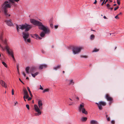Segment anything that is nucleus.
Instances as JSON below:
<instances>
[{
	"mask_svg": "<svg viewBox=\"0 0 124 124\" xmlns=\"http://www.w3.org/2000/svg\"><path fill=\"white\" fill-rule=\"evenodd\" d=\"M0 42L1 44H0V47L3 49H5L7 50L8 53L12 57L13 60L15 61V59L14 55V53L12 49L10 48L7 42L6 39H3L2 35L0 36Z\"/></svg>",
	"mask_w": 124,
	"mask_h": 124,
	"instance_id": "f257e3e1",
	"label": "nucleus"
},
{
	"mask_svg": "<svg viewBox=\"0 0 124 124\" xmlns=\"http://www.w3.org/2000/svg\"><path fill=\"white\" fill-rule=\"evenodd\" d=\"M30 22L35 25L38 26L39 29L43 30L44 31V32H42L40 34V36L41 37H44L45 34L49 33L50 32V30L49 28L47 27H45L43 25L41 22L33 19H31Z\"/></svg>",
	"mask_w": 124,
	"mask_h": 124,
	"instance_id": "f03ea898",
	"label": "nucleus"
},
{
	"mask_svg": "<svg viewBox=\"0 0 124 124\" xmlns=\"http://www.w3.org/2000/svg\"><path fill=\"white\" fill-rule=\"evenodd\" d=\"M19 0H9L5 1L2 5V9L4 12L5 16L7 17L10 16V15L8 14L7 13L8 8H10L12 5L16 6V4L15 3V2H18Z\"/></svg>",
	"mask_w": 124,
	"mask_h": 124,
	"instance_id": "7ed1b4c3",
	"label": "nucleus"
},
{
	"mask_svg": "<svg viewBox=\"0 0 124 124\" xmlns=\"http://www.w3.org/2000/svg\"><path fill=\"white\" fill-rule=\"evenodd\" d=\"M38 106L37 105H34V108L35 111L37 112L35 113L36 116H39L41 114V110L42 108L43 103L42 101L39 100L38 102Z\"/></svg>",
	"mask_w": 124,
	"mask_h": 124,
	"instance_id": "20e7f679",
	"label": "nucleus"
},
{
	"mask_svg": "<svg viewBox=\"0 0 124 124\" xmlns=\"http://www.w3.org/2000/svg\"><path fill=\"white\" fill-rule=\"evenodd\" d=\"M32 27L31 25H28L27 24H25L24 25H16V29L18 32L19 31V29L22 30L25 29V31H28L32 28Z\"/></svg>",
	"mask_w": 124,
	"mask_h": 124,
	"instance_id": "39448f33",
	"label": "nucleus"
},
{
	"mask_svg": "<svg viewBox=\"0 0 124 124\" xmlns=\"http://www.w3.org/2000/svg\"><path fill=\"white\" fill-rule=\"evenodd\" d=\"M84 106V104L83 103L81 104L78 107L79 111L80 112L82 111V113L86 115L88 113L87 111L85 110Z\"/></svg>",
	"mask_w": 124,
	"mask_h": 124,
	"instance_id": "423d86ee",
	"label": "nucleus"
},
{
	"mask_svg": "<svg viewBox=\"0 0 124 124\" xmlns=\"http://www.w3.org/2000/svg\"><path fill=\"white\" fill-rule=\"evenodd\" d=\"M82 49L81 47H75L72 48V51L74 54H76L79 53Z\"/></svg>",
	"mask_w": 124,
	"mask_h": 124,
	"instance_id": "0eeeda50",
	"label": "nucleus"
},
{
	"mask_svg": "<svg viewBox=\"0 0 124 124\" xmlns=\"http://www.w3.org/2000/svg\"><path fill=\"white\" fill-rule=\"evenodd\" d=\"M23 36L25 41H26V39L28 38L29 36V34L27 32H23Z\"/></svg>",
	"mask_w": 124,
	"mask_h": 124,
	"instance_id": "6e6552de",
	"label": "nucleus"
},
{
	"mask_svg": "<svg viewBox=\"0 0 124 124\" xmlns=\"http://www.w3.org/2000/svg\"><path fill=\"white\" fill-rule=\"evenodd\" d=\"M106 103L104 101H100L99 103V109L100 110H101L102 109V106H105L106 105Z\"/></svg>",
	"mask_w": 124,
	"mask_h": 124,
	"instance_id": "1a4fd4ad",
	"label": "nucleus"
},
{
	"mask_svg": "<svg viewBox=\"0 0 124 124\" xmlns=\"http://www.w3.org/2000/svg\"><path fill=\"white\" fill-rule=\"evenodd\" d=\"M23 91L24 92V96H25L26 97V99H27L29 97L28 92H27L26 89L24 88L23 89Z\"/></svg>",
	"mask_w": 124,
	"mask_h": 124,
	"instance_id": "9d476101",
	"label": "nucleus"
},
{
	"mask_svg": "<svg viewBox=\"0 0 124 124\" xmlns=\"http://www.w3.org/2000/svg\"><path fill=\"white\" fill-rule=\"evenodd\" d=\"M105 98L109 101H111L113 100V98L108 94H107L106 95Z\"/></svg>",
	"mask_w": 124,
	"mask_h": 124,
	"instance_id": "9b49d317",
	"label": "nucleus"
},
{
	"mask_svg": "<svg viewBox=\"0 0 124 124\" xmlns=\"http://www.w3.org/2000/svg\"><path fill=\"white\" fill-rule=\"evenodd\" d=\"M0 84H1L2 86L5 88L7 87V85L5 82L2 80H0Z\"/></svg>",
	"mask_w": 124,
	"mask_h": 124,
	"instance_id": "f8f14e48",
	"label": "nucleus"
},
{
	"mask_svg": "<svg viewBox=\"0 0 124 124\" xmlns=\"http://www.w3.org/2000/svg\"><path fill=\"white\" fill-rule=\"evenodd\" d=\"M6 24L8 26H11L13 25V23L11 22V20H6L5 21Z\"/></svg>",
	"mask_w": 124,
	"mask_h": 124,
	"instance_id": "ddd939ff",
	"label": "nucleus"
},
{
	"mask_svg": "<svg viewBox=\"0 0 124 124\" xmlns=\"http://www.w3.org/2000/svg\"><path fill=\"white\" fill-rule=\"evenodd\" d=\"M47 66L45 64L40 65L39 66V68L40 69H42L44 68H46L47 67Z\"/></svg>",
	"mask_w": 124,
	"mask_h": 124,
	"instance_id": "4468645a",
	"label": "nucleus"
},
{
	"mask_svg": "<svg viewBox=\"0 0 124 124\" xmlns=\"http://www.w3.org/2000/svg\"><path fill=\"white\" fill-rule=\"evenodd\" d=\"M61 67V65H58L57 66L53 67V69L54 70H56L58 69H60Z\"/></svg>",
	"mask_w": 124,
	"mask_h": 124,
	"instance_id": "2eb2a0df",
	"label": "nucleus"
},
{
	"mask_svg": "<svg viewBox=\"0 0 124 124\" xmlns=\"http://www.w3.org/2000/svg\"><path fill=\"white\" fill-rule=\"evenodd\" d=\"M31 37L34 38L35 37L37 39H42V38L39 37V36L37 34L33 35V36H32Z\"/></svg>",
	"mask_w": 124,
	"mask_h": 124,
	"instance_id": "dca6fc26",
	"label": "nucleus"
},
{
	"mask_svg": "<svg viewBox=\"0 0 124 124\" xmlns=\"http://www.w3.org/2000/svg\"><path fill=\"white\" fill-rule=\"evenodd\" d=\"M90 124H98V122L96 120H92L90 122Z\"/></svg>",
	"mask_w": 124,
	"mask_h": 124,
	"instance_id": "f3484780",
	"label": "nucleus"
},
{
	"mask_svg": "<svg viewBox=\"0 0 124 124\" xmlns=\"http://www.w3.org/2000/svg\"><path fill=\"white\" fill-rule=\"evenodd\" d=\"M68 81L69 82V85H73L74 84V82L73 81V79L68 80Z\"/></svg>",
	"mask_w": 124,
	"mask_h": 124,
	"instance_id": "a211bd4d",
	"label": "nucleus"
},
{
	"mask_svg": "<svg viewBox=\"0 0 124 124\" xmlns=\"http://www.w3.org/2000/svg\"><path fill=\"white\" fill-rule=\"evenodd\" d=\"M35 70V68H34L33 67L31 68L30 70V72L32 73L34 72Z\"/></svg>",
	"mask_w": 124,
	"mask_h": 124,
	"instance_id": "6ab92c4d",
	"label": "nucleus"
},
{
	"mask_svg": "<svg viewBox=\"0 0 124 124\" xmlns=\"http://www.w3.org/2000/svg\"><path fill=\"white\" fill-rule=\"evenodd\" d=\"M39 72H37L34 74L31 73V75L33 77L35 78V76L39 74Z\"/></svg>",
	"mask_w": 124,
	"mask_h": 124,
	"instance_id": "aec40b11",
	"label": "nucleus"
},
{
	"mask_svg": "<svg viewBox=\"0 0 124 124\" xmlns=\"http://www.w3.org/2000/svg\"><path fill=\"white\" fill-rule=\"evenodd\" d=\"M29 67H27L25 69V70L26 71V73L27 74H29Z\"/></svg>",
	"mask_w": 124,
	"mask_h": 124,
	"instance_id": "412c9836",
	"label": "nucleus"
},
{
	"mask_svg": "<svg viewBox=\"0 0 124 124\" xmlns=\"http://www.w3.org/2000/svg\"><path fill=\"white\" fill-rule=\"evenodd\" d=\"M87 118L86 117H82L81 118V120L83 122H85L87 120Z\"/></svg>",
	"mask_w": 124,
	"mask_h": 124,
	"instance_id": "4be33fe9",
	"label": "nucleus"
},
{
	"mask_svg": "<svg viewBox=\"0 0 124 124\" xmlns=\"http://www.w3.org/2000/svg\"><path fill=\"white\" fill-rule=\"evenodd\" d=\"M27 89L28 91L29 92V93L30 94V95L31 96V97H32V93H31V91L30 90V88L28 87H27Z\"/></svg>",
	"mask_w": 124,
	"mask_h": 124,
	"instance_id": "5701e85b",
	"label": "nucleus"
},
{
	"mask_svg": "<svg viewBox=\"0 0 124 124\" xmlns=\"http://www.w3.org/2000/svg\"><path fill=\"white\" fill-rule=\"evenodd\" d=\"M95 38V36L93 34H92L90 36V39L92 40H93Z\"/></svg>",
	"mask_w": 124,
	"mask_h": 124,
	"instance_id": "b1692460",
	"label": "nucleus"
},
{
	"mask_svg": "<svg viewBox=\"0 0 124 124\" xmlns=\"http://www.w3.org/2000/svg\"><path fill=\"white\" fill-rule=\"evenodd\" d=\"M49 91V89L48 88H46L43 91V93H45L46 92H48Z\"/></svg>",
	"mask_w": 124,
	"mask_h": 124,
	"instance_id": "393cba45",
	"label": "nucleus"
},
{
	"mask_svg": "<svg viewBox=\"0 0 124 124\" xmlns=\"http://www.w3.org/2000/svg\"><path fill=\"white\" fill-rule=\"evenodd\" d=\"M2 64L6 68H7V65L4 62H2Z\"/></svg>",
	"mask_w": 124,
	"mask_h": 124,
	"instance_id": "a878e982",
	"label": "nucleus"
},
{
	"mask_svg": "<svg viewBox=\"0 0 124 124\" xmlns=\"http://www.w3.org/2000/svg\"><path fill=\"white\" fill-rule=\"evenodd\" d=\"M99 50L98 49H97L96 48H95L94 49V50L93 51V52H98L99 51Z\"/></svg>",
	"mask_w": 124,
	"mask_h": 124,
	"instance_id": "bb28decb",
	"label": "nucleus"
},
{
	"mask_svg": "<svg viewBox=\"0 0 124 124\" xmlns=\"http://www.w3.org/2000/svg\"><path fill=\"white\" fill-rule=\"evenodd\" d=\"M26 42H28L30 43L31 42V40L30 39H26Z\"/></svg>",
	"mask_w": 124,
	"mask_h": 124,
	"instance_id": "cd10ccee",
	"label": "nucleus"
},
{
	"mask_svg": "<svg viewBox=\"0 0 124 124\" xmlns=\"http://www.w3.org/2000/svg\"><path fill=\"white\" fill-rule=\"evenodd\" d=\"M26 108L28 109V110H29V109H30V108H29V105H28V104H27L26 105Z\"/></svg>",
	"mask_w": 124,
	"mask_h": 124,
	"instance_id": "c85d7f7f",
	"label": "nucleus"
},
{
	"mask_svg": "<svg viewBox=\"0 0 124 124\" xmlns=\"http://www.w3.org/2000/svg\"><path fill=\"white\" fill-rule=\"evenodd\" d=\"M50 26L51 28H54L53 25L52 23H51L50 24Z\"/></svg>",
	"mask_w": 124,
	"mask_h": 124,
	"instance_id": "c756f323",
	"label": "nucleus"
},
{
	"mask_svg": "<svg viewBox=\"0 0 124 124\" xmlns=\"http://www.w3.org/2000/svg\"><path fill=\"white\" fill-rule=\"evenodd\" d=\"M81 57L85 58H87V56L86 55L82 56H81Z\"/></svg>",
	"mask_w": 124,
	"mask_h": 124,
	"instance_id": "7c9ffc66",
	"label": "nucleus"
},
{
	"mask_svg": "<svg viewBox=\"0 0 124 124\" xmlns=\"http://www.w3.org/2000/svg\"><path fill=\"white\" fill-rule=\"evenodd\" d=\"M111 123L112 124H114L115 123V121L114 120H112L111 122Z\"/></svg>",
	"mask_w": 124,
	"mask_h": 124,
	"instance_id": "2f4dec72",
	"label": "nucleus"
},
{
	"mask_svg": "<svg viewBox=\"0 0 124 124\" xmlns=\"http://www.w3.org/2000/svg\"><path fill=\"white\" fill-rule=\"evenodd\" d=\"M12 95H13L14 94V90L13 89H12Z\"/></svg>",
	"mask_w": 124,
	"mask_h": 124,
	"instance_id": "473e14b6",
	"label": "nucleus"
},
{
	"mask_svg": "<svg viewBox=\"0 0 124 124\" xmlns=\"http://www.w3.org/2000/svg\"><path fill=\"white\" fill-rule=\"evenodd\" d=\"M118 15H117L116 16H115V18L116 19H119V18L118 17Z\"/></svg>",
	"mask_w": 124,
	"mask_h": 124,
	"instance_id": "72a5a7b5",
	"label": "nucleus"
},
{
	"mask_svg": "<svg viewBox=\"0 0 124 124\" xmlns=\"http://www.w3.org/2000/svg\"><path fill=\"white\" fill-rule=\"evenodd\" d=\"M107 118V120L108 121H109L110 120V118L109 117H108Z\"/></svg>",
	"mask_w": 124,
	"mask_h": 124,
	"instance_id": "f704fd0d",
	"label": "nucleus"
},
{
	"mask_svg": "<svg viewBox=\"0 0 124 124\" xmlns=\"http://www.w3.org/2000/svg\"><path fill=\"white\" fill-rule=\"evenodd\" d=\"M119 8V7L117 6V7L115 8L114 9V10L115 11L116 10Z\"/></svg>",
	"mask_w": 124,
	"mask_h": 124,
	"instance_id": "c9c22d12",
	"label": "nucleus"
},
{
	"mask_svg": "<svg viewBox=\"0 0 124 124\" xmlns=\"http://www.w3.org/2000/svg\"><path fill=\"white\" fill-rule=\"evenodd\" d=\"M74 104L73 102H70V104H69V105H73V104Z\"/></svg>",
	"mask_w": 124,
	"mask_h": 124,
	"instance_id": "e433bc0d",
	"label": "nucleus"
},
{
	"mask_svg": "<svg viewBox=\"0 0 124 124\" xmlns=\"http://www.w3.org/2000/svg\"><path fill=\"white\" fill-rule=\"evenodd\" d=\"M23 98L24 99V100L25 101H26V100H25V99L26 98V97L25 96H24L23 97Z\"/></svg>",
	"mask_w": 124,
	"mask_h": 124,
	"instance_id": "4c0bfd02",
	"label": "nucleus"
},
{
	"mask_svg": "<svg viewBox=\"0 0 124 124\" xmlns=\"http://www.w3.org/2000/svg\"><path fill=\"white\" fill-rule=\"evenodd\" d=\"M28 98V101H30V100H31V99H32V98H31V97H29Z\"/></svg>",
	"mask_w": 124,
	"mask_h": 124,
	"instance_id": "58836bf2",
	"label": "nucleus"
},
{
	"mask_svg": "<svg viewBox=\"0 0 124 124\" xmlns=\"http://www.w3.org/2000/svg\"><path fill=\"white\" fill-rule=\"evenodd\" d=\"M58 27V26L57 25H55L54 28L55 29H56Z\"/></svg>",
	"mask_w": 124,
	"mask_h": 124,
	"instance_id": "ea45409f",
	"label": "nucleus"
},
{
	"mask_svg": "<svg viewBox=\"0 0 124 124\" xmlns=\"http://www.w3.org/2000/svg\"><path fill=\"white\" fill-rule=\"evenodd\" d=\"M19 80L21 82H22L23 84H24V83L21 81V80L20 78H19Z\"/></svg>",
	"mask_w": 124,
	"mask_h": 124,
	"instance_id": "a19ab883",
	"label": "nucleus"
},
{
	"mask_svg": "<svg viewBox=\"0 0 124 124\" xmlns=\"http://www.w3.org/2000/svg\"><path fill=\"white\" fill-rule=\"evenodd\" d=\"M117 3L119 5H120V1H117Z\"/></svg>",
	"mask_w": 124,
	"mask_h": 124,
	"instance_id": "79ce46f5",
	"label": "nucleus"
},
{
	"mask_svg": "<svg viewBox=\"0 0 124 124\" xmlns=\"http://www.w3.org/2000/svg\"><path fill=\"white\" fill-rule=\"evenodd\" d=\"M97 2V1L96 0H95L94 2V3H94V4H95Z\"/></svg>",
	"mask_w": 124,
	"mask_h": 124,
	"instance_id": "37998d69",
	"label": "nucleus"
},
{
	"mask_svg": "<svg viewBox=\"0 0 124 124\" xmlns=\"http://www.w3.org/2000/svg\"><path fill=\"white\" fill-rule=\"evenodd\" d=\"M23 75L24 76V77H25V76H26V74H25V73H24V72H23Z\"/></svg>",
	"mask_w": 124,
	"mask_h": 124,
	"instance_id": "c03bdc74",
	"label": "nucleus"
},
{
	"mask_svg": "<svg viewBox=\"0 0 124 124\" xmlns=\"http://www.w3.org/2000/svg\"><path fill=\"white\" fill-rule=\"evenodd\" d=\"M17 70L18 71V73H19V69H18V65H17Z\"/></svg>",
	"mask_w": 124,
	"mask_h": 124,
	"instance_id": "a18cd8bd",
	"label": "nucleus"
},
{
	"mask_svg": "<svg viewBox=\"0 0 124 124\" xmlns=\"http://www.w3.org/2000/svg\"><path fill=\"white\" fill-rule=\"evenodd\" d=\"M42 53L43 54H44L45 53V51L43 50H42Z\"/></svg>",
	"mask_w": 124,
	"mask_h": 124,
	"instance_id": "49530a36",
	"label": "nucleus"
},
{
	"mask_svg": "<svg viewBox=\"0 0 124 124\" xmlns=\"http://www.w3.org/2000/svg\"><path fill=\"white\" fill-rule=\"evenodd\" d=\"M18 104V102L17 101H16V102L15 103L14 105L16 106V104Z\"/></svg>",
	"mask_w": 124,
	"mask_h": 124,
	"instance_id": "de8ad7c7",
	"label": "nucleus"
},
{
	"mask_svg": "<svg viewBox=\"0 0 124 124\" xmlns=\"http://www.w3.org/2000/svg\"><path fill=\"white\" fill-rule=\"evenodd\" d=\"M105 1V0H104L103 1V2L101 4V5L102 6L103 5V4H104V2Z\"/></svg>",
	"mask_w": 124,
	"mask_h": 124,
	"instance_id": "09e8293b",
	"label": "nucleus"
},
{
	"mask_svg": "<svg viewBox=\"0 0 124 124\" xmlns=\"http://www.w3.org/2000/svg\"><path fill=\"white\" fill-rule=\"evenodd\" d=\"M109 6H110V5L109 4H108L107 5V6L108 7H109Z\"/></svg>",
	"mask_w": 124,
	"mask_h": 124,
	"instance_id": "8fccbe9b",
	"label": "nucleus"
},
{
	"mask_svg": "<svg viewBox=\"0 0 124 124\" xmlns=\"http://www.w3.org/2000/svg\"><path fill=\"white\" fill-rule=\"evenodd\" d=\"M39 89L42 90H43V88L42 87H40L39 88Z\"/></svg>",
	"mask_w": 124,
	"mask_h": 124,
	"instance_id": "3c124183",
	"label": "nucleus"
},
{
	"mask_svg": "<svg viewBox=\"0 0 124 124\" xmlns=\"http://www.w3.org/2000/svg\"><path fill=\"white\" fill-rule=\"evenodd\" d=\"M122 14V13L121 12H120L119 14L117 15L118 16H119L120 15H121Z\"/></svg>",
	"mask_w": 124,
	"mask_h": 124,
	"instance_id": "603ef678",
	"label": "nucleus"
},
{
	"mask_svg": "<svg viewBox=\"0 0 124 124\" xmlns=\"http://www.w3.org/2000/svg\"><path fill=\"white\" fill-rule=\"evenodd\" d=\"M76 99H78V100H79V98L78 97H76Z\"/></svg>",
	"mask_w": 124,
	"mask_h": 124,
	"instance_id": "864d4df0",
	"label": "nucleus"
},
{
	"mask_svg": "<svg viewBox=\"0 0 124 124\" xmlns=\"http://www.w3.org/2000/svg\"><path fill=\"white\" fill-rule=\"evenodd\" d=\"M103 18H104V19H107V18L106 17V16H103Z\"/></svg>",
	"mask_w": 124,
	"mask_h": 124,
	"instance_id": "5fc2aeb1",
	"label": "nucleus"
},
{
	"mask_svg": "<svg viewBox=\"0 0 124 124\" xmlns=\"http://www.w3.org/2000/svg\"><path fill=\"white\" fill-rule=\"evenodd\" d=\"M108 0H106L105 2L104 3V4H105L108 1Z\"/></svg>",
	"mask_w": 124,
	"mask_h": 124,
	"instance_id": "6e6d98bb",
	"label": "nucleus"
},
{
	"mask_svg": "<svg viewBox=\"0 0 124 124\" xmlns=\"http://www.w3.org/2000/svg\"><path fill=\"white\" fill-rule=\"evenodd\" d=\"M109 9H110L111 10H112L113 9V8H109Z\"/></svg>",
	"mask_w": 124,
	"mask_h": 124,
	"instance_id": "4d7b16f0",
	"label": "nucleus"
},
{
	"mask_svg": "<svg viewBox=\"0 0 124 124\" xmlns=\"http://www.w3.org/2000/svg\"><path fill=\"white\" fill-rule=\"evenodd\" d=\"M96 104H97L98 105V108H99V103H96Z\"/></svg>",
	"mask_w": 124,
	"mask_h": 124,
	"instance_id": "13d9d810",
	"label": "nucleus"
},
{
	"mask_svg": "<svg viewBox=\"0 0 124 124\" xmlns=\"http://www.w3.org/2000/svg\"><path fill=\"white\" fill-rule=\"evenodd\" d=\"M108 115H106V118L108 117Z\"/></svg>",
	"mask_w": 124,
	"mask_h": 124,
	"instance_id": "bf43d9fd",
	"label": "nucleus"
},
{
	"mask_svg": "<svg viewBox=\"0 0 124 124\" xmlns=\"http://www.w3.org/2000/svg\"><path fill=\"white\" fill-rule=\"evenodd\" d=\"M91 31H95V30H92V29H91Z\"/></svg>",
	"mask_w": 124,
	"mask_h": 124,
	"instance_id": "052dcab7",
	"label": "nucleus"
},
{
	"mask_svg": "<svg viewBox=\"0 0 124 124\" xmlns=\"http://www.w3.org/2000/svg\"><path fill=\"white\" fill-rule=\"evenodd\" d=\"M29 79V78L28 77H27L26 78V79Z\"/></svg>",
	"mask_w": 124,
	"mask_h": 124,
	"instance_id": "680f3d73",
	"label": "nucleus"
},
{
	"mask_svg": "<svg viewBox=\"0 0 124 124\" xmlns=\"http://www.w3.org/2000/svg\"><path fill=\"white\" fill-rule=\"evenodd\" d=\"M116 4H115L114 5V6H116Z\"/></svg>",
	"mask_w": 124,
	"mask_h": 124,
	"instance_id": "e2e57ef3",
	"label": "nucleus"
},
{
	"mask_svg": "<svg viewBox=\"0 0 124 124\" xmlns=\"http://www.w3.org/2000/svg\"><path fill=\"white\" fill-rule=\"evenodd\" d=\"M69 99L71 101H72V100L71 99V98H69Z\"/></svg>",
	"mask_w": 124,
	"mask_h": 124,
	"instance_id": "0e129e2a",
	"label": "nucleus"
},
{
	"mask_svg": "<svg viewBox=\"0 0 124 124\" xmlns=\"http://www.w3.org/2000/svg\"><path fill=\"white\" fill-rule=\"evenodd\" d=\"M65 72V71H63V74Z\"/></svg>",
	"mask_w": 124,
	"mask_h": 124,
	"instance_id": "69168bd1",
	"label": "nucleus"
},
{
	"mask_svg": "<svg viewBox=\"0 0 124 124\" xmlns=\"http://www.w3.org/2000/svg\"><path fill=\"white\" fill-rule=\"evenodd\" d=\"M117 47L116 46L115 48V50L116 48Z\"/></svg>",
	"mask_w": 124,
	"mask_h": 124,
	"instance_id": "338daca9",
	"label": "nucleus"
},
{
	"mask_svg": "<svg viewBox=\"0 0 124 124\" xmlns=\"http://www.w3.org/2000/svg\"><path fill=\"white\" fill-rule=\"evenodd\" d=\"M120 0H117V1H120Z\"/></svg>",
	"mask_w": 124,
	"mask_h": 124,
	"instance_id": "774afa93",
	"label": "nucleus"
}]
</instances>
